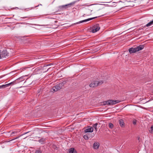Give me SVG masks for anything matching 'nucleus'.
I'll use <instances>...</instances> for the list:
<instances>
[{
    "mask_svg": "<svg viewBox=\"0 0 153 153\" xmlns=\"http://www.w3.org/2000/svg\"><path fill=\"white\" fill-rule=\"evenodd\" d=\"M79 1V0H78L77 1H73L67 4L60 6L58 7V10L59 11L64 10L67 8L70 7L71 6L74 5L76 2Z\"/></svg>",
    "mask_w": 153,
    "mask_h": 153,
    "instance_id": "1",
    "label": "nucleus"
},
{
    "mask_svg": "<svg viewBox=\"0 0 153 153\" xmlns=\"http://www.w3.org/2000/svg\"><path fill=\"white\" fill-rule=\"evenodd\" d=\"M144 46L143 45H140L135 48H130L128 51L130 53H135L136 52L141 50L144 48Z\"/></svg>",
    "mask_w": 153,
    "mask_h": 153,
    "instance_id": "2",
    "label": "nucleus"
},
{
    "mask_svg": "<svg viewBox=\"0 0 153 153\" xmlns=\"http://www.w3.org/2000/svg\"><path fill=\"white\" fill-rule=\"evenodd\" d=\"M120 102V101L118 100H109L103 102V105H112L115 104Z\"/></svg>",
    "mask_w": 153,
    "mask_h": 153,
    "instance_id": "3",
    "label": "nucleus"
},
{
    "mask_svg": "<svg viewBox=\"0 0 153 153\" xmlns=\"http://www.w3.org/2000/svg\"><path fill=\"white\" fill-rule=\"evenodd\" d=\"M103 83L102 81H96L92 82L89 85V86L91 87L94 88L97 87L98 85H100Z\"/></svg>",
    "mask_w": 153,
    "mask_h": 153,
    "instance_id": "4",
    "label": "nucleus"
},
{
    "mask_svg": "<svg viewBox=\"0 0 153 153\" xmlns=\"http://www.w3.org/2000/svg\"><path fill=\"white\" fill-rule=\"evenodd\" d=\"M0 56L1 57H6L9 56V53L6 49H3L0 51Z\"/></svg>",
    "mask_w": 153,
    "mask_h": 153,
    "instance_id": "5",
    "label": "nucleus"
},
{
    "mask_svg": "<svg viewBox=\"0 0 153 153\" xmlns=\"http://www.w3.org/2000/svg\"><path fill=\"white\" fill-rule=\"evenodd\" d=\"M100 27L98 24H96L93 27L91 32L94 33L98 31L100 29Z\"/></svg>",
    "mask_w": 153,
    "mask_h": 153,
    "instance_id": "6",
    "label": "nucleus"
},
{
    "mask_svg": "<svg viewBox=\"0 0 153 153\" xmlns=\"http://www.w3.org/2000/svg\"><path fill=\"white\" fill-rule=\"evenodd\" d=\"M21 79H22V78H19L7 84L8 87L11 85H13L17 83H19V82H18V80Z\"/></svg>",
    "mask_w": 153,
    "mask_h": 153,
    "instance_id": "7",
    "label": "nucleus"
},
{
    "mask_svg": "<svg viewBox=\"0 0 153 153\" xmlns=\"http://www.w3.org/2000/svg\"><path fill=\"white\" fill-rule=\"evenodd\" d=\"M97 17H93V18H89V19H85V20H83L81 21H79V22H77L76 23H75L74 24H80V23H81L84 22H87V21H89L91 20H92L93 19H94L95 18H97Z\"/></svg>",
    "mask_w": 153,
    "mask_h": 153,
    "instance_id": "8",
    "label": "nucleus"
},
{
    "mask_svg": "<svg viewBox=\"0 0 153 153\" xmlns=\"http://www.w3.org/2000/svg\"><path fill=\"white\" fill-rule=\"evenodd\" d=\"M53 91L54 92L57 91L60 89V87L58 84L53 87L52 88Z\"/></svg>",
    "mask_w": 153,
    "mask_h": 153,
    "instance_id": "9",
    "label": "nucleus"
},
{
    "mask_svg": "<svg viewBox=\"0 0 153 153\" xmlns=\"http://www.w3.org/2000/svg\"><path fill=\"white\" fill-rule=\"evenodd\" d=\"M66 83V82L65 81H64L63 82L60 83L58 84L60 88L61 89L65 87V85Z\"/></svg>",
    "mask_w": 153,
    "mask_h": 153,
    "instance_id": "10",
    "label": "nucleus"
},
{
    "mask_svg": "<svg viewBox=\"0 0 153 153\" xmlns=\"http://www.w3.org/2000/svg\"><path fill=\"white\" fill-rule=\"evenodd\" d=\"M93 128L92 127H90L85 130V132H92L93 131Z\"/></svg>",
    "mask_w": 153,
    "mask_h": 153,
    "instance_id": "11",
    "label": "nucleus"
},
{
    "mask_svg": "<svg viewBox=\"0 0 153 153\" xmlns=\"http://www.w3.org/2000/svg\"><path fill=\"white\" fill-rule=\"evenodd\" d=\"M68 153H77V152L74 148H72L68 149Z\"/></svg>",
    "mask_w": 153,
    "mask_h": 153,
    "instance_id": "12",
    "label": "nucleus"
},
{
    "mask_svg": "<svg viewBox=\"0 0 153 153\" xmlns=\"http://www.w3.org/2000/svg\"><path fill=\"white\" fill-rule=\"evenodd\" d=\"M99 143L98 142H95L93 144V148L95 149H97L99 147Z\"/></svg>",
    "mask_w": 153,
    "mask_h": 153,
    "instance_id": "13",
    "label": "nucleus"
},
{
    "mask_svg": "<svg viewBox=\"0 0 153 153\" xmlns=\"http://www.w3.org/2000/svg\"><path fill=\"white\" fill-rule=\"evenodd\" d=\"M119 123L120 126L121 127H123V126L124 125V123L122 119H120L119 120Z\"/></svg>",
    "mask_w": 153,
    "mask_h": 153,
    "instance_id": "14",
    "label": "nucleus"
},
{
    "mask_svg": "<svg viewBox=\"0 0 153 153\" xmlns=\"http://www.w3.org/2000/svg\"><path fill=\"white\" fill-rule=\"evenodd\" d=\"M45 141V139L42 138L39 140L38 141L41 143V144L43 143L44 141Z\"/></svg>",
    "mask_w": 153,
    "mask_h": 153,
    "instance_id": "15",
    "label": "nucleus"
},
{
    "mask_svg": "<svg viewBox=\"0 0 153 153\" xmlns=\"http://www.w3.org/2000/svg\"><path fill=\"white\" fill-rule=\"evenodd\" d=\"M126 1H127L128 2H131V1H130L129 0H120V1H118V3H120V2H122L123 3H125V2H126Z\"/></svg>",
    "mask_w": 153,
    "mask_h": 153,
    "instance_id": "16",
    "label": "nucleus"
},
{
    "mask_svg": "<svg viewBox=\"0 0 153 153\" xmlns=\"http://www.w3.org/2000/svg\"><path fill=\"white\" fill-rule=\"evenodd\" d=\"M152 24H153V20L146 24V26L147 27H149L152 25Z\"/></svg>",
    "mask_w": 153,
    "mask_h": 153,
    "instance_id": "17",
    "label": "nucleus"
},
{
    "mask_svg": "<svg viewBox=\"0 0 153 153\" xmlns=\"http://www.w3.org/2000/svg\"><path fill=\"white\" fill-rule=\"evenodd\" d=\"M17 133V131H12L10 134V136H14L15 134H16Z\"/></svg>",
    "mask_w": 153,
    "mask_h": 153,
    "instance_id": "18",
    "label": "nucleus"
},
{
    "mask_svg": "<svg viewBox=\"0 0 153 153\" xmlns=\"http://www.w3.org/2000/svg\"><path fill=\"white\" fill-rule=\"evenodd\" d=\"M1 88H4L8 87L7 84L5 85H3L1 86Z\"/></svg>",
    "mask_w": 153,
    "mask_h": 153,
    "instance_id": "19",
    "label": "nucleus"
},
{
    "mask_svg": "<svg viewBox=\"0 0 153 153\" xmlns=\"http://www.w3.org/2000/svg\"><path fill=\"white\" fill-rule=\"evenodd\" d=\"M108 126L111 128H113L114 125L111 123H109L108 124Z\"/></svg>",
    "mask_w": 153,
    "mask_h": 153,
    "instance_id": "20",
    "label": "nucleus"
},
{
    "mask_svg": "<svg viewBox=\"0 0 153 153\" xmlns=\"http://www.w3.org/2000/svg\"><path fill=\"white\" fill-rule=\"evenodd\" d=\"M52 148L53 149L56 150H57L58 149V147L55 145H53L52 146Z\"/></svg>",
    "mask_w": 153,
    "mask_h": 153,
    "instance_id": "21",
    "label": "nucleus"
},
{
    "mask_svg": "<svg viewBox=\"0 0 153 153\" xmlns=\"http://www.w3.org/2000/svg\"><path fill=\"white\" fill-rule=\"evenodd\" d=\"M149 132L151 133H153V125L151 127L150 129L149 130Z\"/></svg>",
    "mask_w": 153,
    "mask_h": 153,
    "instance_id": "22",
    "label": "nucleus"
},
{
    "mask_svg": "<svg viewBox=\"0 0 153 153\" xmlns=\"http://www.w3.org/2000/svg\"><path fill=\"white\" fill-rule=\"evenodd\" d=\"M83 137L84 138V139L86 140H88L89 139V138L88 136L86 135H84L83 136Z\"/></svg>",
    "mask_w": 153,
    "mask_h": 153,
    "instance_id": "23",
    "label": "nucleus"
},
{
    "mask_svg": "<svg viewBox=\"0 0 153 153\" xmlns=\"http://www.w3.org/2000/svg\"><path fill=\"white\" fill-rule=\"evenodd\" d=\"M98 125L97 123H96L93 125V128H96L97 127V125Z\"/></svg>",
    "mask_w": 153,
    "mask_h": 153,
    "instance_id": "24",
    "label": "nucleus"
},
{
    "mask_svg": "<svg viewBox=\"0 0 153 153\" xmlns=\"http://www.w3.org/2000/svg\"><path fill=\"white\" fill-rule=\"evenodd\" d=\"M137 121L135 119L133 121V124L134 125H135L136 124Z\"/></svg>",
    "mask_w": 153,
    "mask_h": 153,
    "instance_id": "25",
    "label": "nucleus"
},
{
    "mask_svg": "<svg viewBox=\"0 0 153 153\" xmlns=\"http://www.w3.org/2000/svg\"><path fill=\"white\" fill-rule=\"evenodd\" d=\"M42 152L40 150H36L35 152V153H42Z\"/></svg>",
    "mask_w": 153,
    "mask_h": 153,
    "instance_id": "26",
    "label": "nucleus"
},
{
    "mask_svg": "<svg viewBox=\"0 0 153 153\" xmlns=\"http://www.w3.org/2000/svg\"><path fill=\"white\" fill-rule=\"evenodd\" d=\"M20 78H22V79H20V80H18V82H22V81H23L24 80V79H23V77H20Z\"/></svg>",
    "mask_w": 153,
    "mask_h": 153,
    "instance_id": "27",
    "label": "nucleus"
},
{
    "mask_svg": "<svg viewBox=\"0 0 153 153\" xmlns=\"http://www.w3.org/2000/svg\"><path fill=\"white\" fill-rule=\"evenodd\" d=\"M28 132H26V133H25L24 134H21V135L20 136H19V137H17L16 139H17V138H19V137H21V136H22V135H24V134H27V133H28Z\"/></svg>",
    "mask_w": 153,
    "mask_h": 153,
    "instance_id": "28",
    "label": "nucleus"
},
{
    "mask_svg": "<svg viewBox=\"0 0 153 153\" xmlns=\"http://www.w3.org/2000/svg\"><path fill=\"white\" fill-rule=\"evenodd\" d=\"M50 65V64H49L48 65H46V66H44V67H43V69L44 68H46V67L47 66H49V65Z\"/></svg>",
    "mask_w": 153,
    "mask_h": 153,
    "instance_id": "29",
    "label": "nucleus"
},
{
    "mask_svg": "<svg viewBox=\"0 0 153 153\" xmlns=\"http://www.w3.org/2000/svg\"><path fill=\"white\" fill-rule=\"evenodd\" d=\"M94 129H95V131H97V128H94Z\"/></svg>",
    "mask_w": 153,
    "mask_h": 153,
    "instance_id": "30",
    "label": "nucleus"
},
{
    "mask_svg": "<svg viewBox=\"0 0 153 153\" xmlns=\"http://www.w3.org/2000/svg\"><path fill=\"white\" fill-rule=\"evenodd\" d=\"M48 69H49V68H48V69H47V71H45V72H46V71H48Z\"/></svg>",
    "mask_w": 153,
    "mask_h": 153,
    "instance_id": "31",
    "label": "nucleus"
},
{
    "mask_svg": "<svg viewBox=\"0 0 153 153\" xmlns=\"http://www.w3.org/2000/svg\"><path fill=\"white\" fill-rule=\"evenodd\" d=\"M39 5H38L37 6H36V7L39 6Z\"/></svg>",
    "mask_w": 153,
    "mask_h": 153,
    "instance_id": "32",
    "label": "nucleus"
},
{
    "mask_svg": "<svg viewBox=\"0 0 153 153\" xmlns=\"http://www.w3.org/2000/svg\"><path fill=\"white\" fill-rule=\"evenodd\" d=\"M0 88H1V86H0Z\"/></svg>",
    "mask_w": 153,
    "mask_h": 153,
    "instance_id": "33",
    "label": "nucleus"
},
{
    "mask_svg": "<svg viewBox=\"0 0 153 153\" xmlns=\"http://www.w3.org/2000/svg\"><path fill=\"white\" fill-rule=\"evenodd\" d=\"M127 6H125L124 7H127Z\"/></svg>",
    "mask_w": 153,
    "mask_h": 153,
    "instance_id": "34",
    "label": "nucleus"
}]
</instances>
